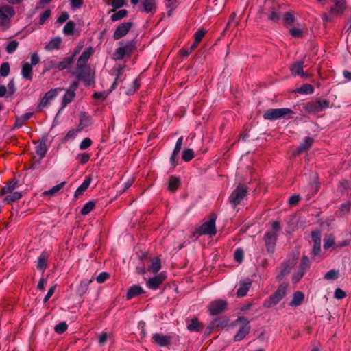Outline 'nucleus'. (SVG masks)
<instances>
[{
  "label": "nucleus",
  "mask_w": 351,
  "mask_h": 351,
  "mask_svg": "<svg viewBox=\"0 0 351 351\" xmlns=\"http://www.w3.org/2000/svg\"><path fill=\"white\" fill-rule=\"evenodd\" d=\"M77 158L79 160L80 163L85 164L90 159V155L88 154L82 153L77 155Z\"/></svg>",
  "instance_id": "54"
},
{
  "label": "nucleus",
  "mask_w": 351,
  "mask_h": 351,
  "mask_svg": "<svg viewBox=\"0 0 351 351\" xmlns=\"http://www.w3.org/2000/svg\"><path fill=\"white\" fill-rule=\"evenodd\" d=\"M346 297V293L342 289L337 288L335 292V298L339 300L343 299Z\"/></svg>",
  "instance_id": "60"
},
{
  "label": "nucleus",
  "mask_w": 351,
  "mask_h": 351,
  "mask_svg": "<svg viewBox=\"0 0 351 351\" xmlns=\"http://www.w3.org/2000/svg\"><path fill=\"white\" fill-rule=\"evenodd\" d=\"M64 185V182L60 183L54 186H53L49 190L45 191L43 192V195H53L56 193H58Z\"/></svg>",
  "instance_id": "37"
},
{
  "label": "nucleus",
  "mask_w": 351,
  "mask_h": 351,
  "mask_svg": "<svg viewBox=\"0 0 351 351\" xmlns=\"http://www.w3.org/2000/svg\"><path fill=\"white\" fill-rule=\"evenodd\" d=\"M95 203L93 202H87L82 208L81 213L84 215H88L89 213H90L93 208H95Z\"/></svg>",
  "instance_id": "42"
},
{
  "label": "nucleus",
  "mask_w": 351,
  "mask_h": 351,
  "mask_svg": "<svg viewBox=\"0 0 351 351\" xmlns=\"http://www.w3.org/2000/svg\"><path fill=\"white\" fill-rule=\"evenodd\" d=\"M90 117L86 113H81L80 117V123L77 126L78 131H82L86 127L90 125Z\"/></svg>",
  "instance_id": "22"
},
{
  "label": "nucleus",
  "mask_w": 351,
  "mask_h": 351,
  "mask_svg": "<svg viewBox=\"0 0 351 351\" xmlns=\"http://www.w3.org/2000/svg\"><path fill=\"white\" fill-rule=\"evenodd\" d=\"M313 139L312 138L306 137L304 139V142L300 143V145H299V147L296 151V154H300L303 152L308 150L313 145Z\"/></svg>",
  "instance_id": "25"
},
{
  "label": "nucleus",
  "mask_w": 351,
  "mask_h": 351,
  "mask_svg": "<svg viewBox=\"0 0 351 351\" xmlns=\"http://www.w3.org/2000/svg\"><path fill=\"white\" fill-rule=\"evenodd\" d=\"M330 107V101L327 99H318L308 102L305 106V110L308 113L316 114Z\"/></svg>",
  "instance_id": "4"
},
{
  "label": "nucleus",
  "mask_w": 351,
  "mask_h": 351,
  "mask_svg": "<svg viewBox=\"0 0 351 351\" xmlns=\"http://www.w3.org/2000/svg\"><path fill=\"white\" fill-rule=\"evenodd\" d=\"M181 147H182L181 145H176V144L175 145L173 152L172 155H171V156L170 158V162H171V165L173 167H176L177 165L176 159V157H177L178 154L180 152Z\"/></svg>",
  "instance_id": "39"
},
{
  "label": "nucleus",
  "mask_w": 351,
  "mask_h": 351,
  "mask_svg": "<svg viewBox=\"0 0 351 351\" xmlns=\"http://www.w3.org/2000/svg\"><path fill=\"white\" fill-rule=\"evenodd\" d=\"M293 112L291 109L287 108H271L267 110L263 114L265 119L275 120L280 118L290 117Z\"/></svg>",
  "instance_id": "3"
},
{
  "label": "nucleus",
  "mask_w": 351,
  "mask_h": 351,
  "mask_svg": "<svg viewBox=\"0 0 351 351\" xmlns=\"http://www.w3.org/2000/svg\"><path fill=\"white\" fill-rule=\"evenodd\" d=\"M107 97L106 92L95 93L93 97L96 99L104 101Z\"/></svg>",
  "instance_id": "62"
},
{
  "label": "nucleus",
  "mask_w": 351,
  "mask_h": 351,
  "mask_svg": "<svg viewBox=\"0 0 351 351\" xmlns=\"http://www.w3.org/2000/svg\"><path fill=\"white\" fill-rule=\"evenodd\" d=\"M304 298V294L300 291H297L293 294V299L289 304L291 306H299L302 303Z\"/></svg>",
  "instance_id": "29"
},
{
  "label": "nucleus",
  "mask_w": 351,
  "mask_h": 351,
  "mask_svg": "<svg viewBox=\"0 0 351 351\" xmlns=\"http://www.w3.org/2000/svg\"><path fill=\"white\" fill-rule=\"evenodd\" d=\"M59 90H61V88L51 89L46 93L40 102L39 108H43L48 106L50 104L51 101L58 95V92Z\"/></svg>",
  "instance_id": "13"
},
{
  "label": "nucleus",
  "mask_w": 351,
  "mask_h": 351,
  "mask_svg": "<svg viewBox=\"0 0 351 351\" xmlns=\"http://www.w3.org/2000/svg\"><path fill=\"white\" fill-rule=\"evenodd\" d=\"M91 182V178L89 176L82 183L75 192V196L81 195L89 186Z\"/></svg>",
  "instance_id": "28"
},
{
  "label": "nucleus",
  "mask_w": 351,
  "mask_h": 351,
  "mask_svg": "<svg viewBox=\"0 0 351 351\" xmlns=\"http://www.w3.org/2000/svg\"><path fill=\"white\" fill-rule=\"evenodd\" d=\"M187 328L190 331H200L202 330L203 326L197 319H191L187 325Z\"/></svg>",
  "instance_id": "32"
},
{
  "label": "nucleus",
  "mask_w": 351,
  "mask_h": 351,
  "mask_svg": "<svg viewBox=\"0 0 351 351\" xmlns=\"http://www.w3.org/2000/svg\"><path fill=\"white\" fill-rule=\"evenodd\" d=\"M32 113L27 112L19 117H16V122H15V126L17 128L21 127L23 125V124L32 117Z\"/></svg>",
  "instance_id": "35"
},
{
  "label": "nucleus",
  "mask_w": 351,
  "mask_h": 351,
  "mask_svg": "<svg viewBox=\"0 0 351 351\" xmlns=\"http://www.w3.org/2000/svg\"><path fill=\"white\" fill-rule=\"evenodd\" d=\"M93 53L92 48H89L84 51L80 56L77 63V69L75 73L78 80H82L85 78V69L88 60L90 58Z\"/></svg>",
  "instance_id": "1"
},
{
  "label": "nucleus",
  "mask_w": 351,
  "mask_h": 351,
  "mask_svg": "<svg viewBox=\"0 0 351 351\" xmlns=\"http://www.w3.org/2000/svg\"><path fill=\"white\" fill-rule=\"evenodd\" d=\"M280 19L279 5H276L269 10L268 19L273 22L278 21Z\"/></svg>",
  "instance_id": "27"
},
{
  "label": "nucleus",
  "mask_w": 351,
  "mask_h": 351,
  "mask_svg": "<svg viewBox=\"0 0 351 351\" xmlns=\"http://www.w3.org/2000/svg\"><path fill=\"white\" fill-rule=\"evenodd\" d=\"M237 324H239V329L234 336V341H239L242 340L250 332V326L249 321L244 317H239L237 321Z\"/></svg>",
  "instance_id": "6"
},
{
  "label": "nucleus",
  "mask_w": 351,
  "mask_h": 351,
  "mask_svg": "<svg viewBox=\"0 0 351 351\" xmlns=\"http://www.w3.org/2000/svg\"><path fill=\"white\" fill-rule=\"evenodd\" d=\"M92 281H93L92 279L84 280L80 282V287L78 289V292L80 293V294H84L86 292V291L88 290V287L89 285L92 282Z\"/></svg>",
  "instance_id": "38"
},
{
  "label": "nucleus",
  "mask_w": 351,
  "mask_h": 351,
  "mask_svg": "<svg viewBox=\"0 0 351 351\" xmlns=\"http://www.w3.org/2000/svg\"><path fill=\"white\" fill-rule=\"evenodd\" d=\"M109 278V274L106 272H102L99 274L96 280L98 283H102L105 280H106Z\"/></svg>",
  "instance_id": "56"
},
{
  "label": "nucleus",
  "mask_w": 351,
  "mask_h": 351,
  "mask_svg": "<svg viewBox=\"0 0 351 351\" xmlns=\"http://www.w3.org/2000/svg\"><path fill=\"white\" fill-rule=\"evenodd\" d=\"M303 64H304V62H302V61L296 62L293 63L290 67V70H291L292 75H300L302 77L308 76L306 73H304L303 71Z\"/></svg>",
  "instance_id": "19"
},
{
  "label": "nucleus",
  "mask_w": 351,
  "mask_h": 351,
  "mask_svg": "<svg viewBox=\"0 0 351 351\" xmlns=\"http://www.w3.org/2000/svg\"><path fill=\"white\" fill-rule=\"evenodd\" d=\"M314 88L312 85L305 84L301 87L296 89L295 92L300 94H311L313 93Z\"/></svg>",
  "instance_id": "33"
},
{
  "label": "nucleus",
  "mask_w": 351,
  "mask_h": 351,
  "mask_svg": "<svg viewBox=\"0 0 351 351\" xmlns=\"http://www.w3.org/2000/svg\"><path fill=\"white\" fill-rule=\"evenodd\" d=\"M143 289L141 287L138 285H134L131 287L127 293V299H131L136 295L143 293Z\"/></svg>",
  "instance_id": "24"
},
{
  "label": "nucleus",
  "mask_w": 351,
  "mask_h": 351,
  "mask_svg": "<svg viewBox=\"0 0 351 351\" xmlns=\"http://www.w3.org/2000/svg\"><path fill=\"white\" fill-rule=\"evenodd\" d=\"M246 189L243 186L241 185L238 186L229 197L230 203L234 206L239 204L241 200L246 195Z\"/></svg>",
  "instance_id": "9"
},
{
  "label": "nucleus",
  "mask_w": 351,
  "mask_h": 351,
  "mask_svg": "<svg viewBox=\"0 0 351 351\" xmlns=\"http://www.w3.org/2000/svg\"><path fill=\"white\" fill-rule=\"evenodd\" d=\"M180 184V180L178 178L171 177L169 178L168 189L171 191H175Z\"/></svg>",
  "instance_id": "36"
},
{
  "label": "nucleus",
  "mask_w": 351,
  "mask_h": 351,
  "mask_svg": "<svg viewBox=\"0 0 351 351\" xmlns=\"http://www.w3.org/2000/svg\"><path fill=\"white\" fill-rule=\"evenodd\" d=\"M125 0H112L111 5L114 8H119L125 4Z\"/></svg>",
  "instance_id": "63"
},
{
  "label": "nucleus",
  "mask_w": 351,
  "mask_h": 351,
  "mask_svg": "<svg viewBox=\"0 0 351 351\" xmlns=\"http://www.w3.org/2000/svg\"><path fill=\"white\" fill-rule=\"evenodd\" d=\"M300 199V197L298 195H293L289 199V204L290 205H295L297 204Z\"/></svg>",
  "instance_id": "64"
},
{
  "label": "nucleus",
  "mask_w": 351,
  "mask_h": 351,
  "mask_svg": "<svg viewBox=\"0 0 351 351\" xmlns=\"http://www.w3.org/2000/svg\"><path fill=\"white\" fill-rule=\"evenodd\" d=\"M16 182H15V181L10 182L7 186H5V187H3L2 189L1 194L3 195L7 193H11L12 191H14L16 189Z\"/></svg>",
  "instance_id": "45"
},
{
  "label": "nucleus",
  "mask_w": 351,
  "mask_h": 351,
  "mask_svg": "<svg viewBox=\"0 0 351 351\" xmlns=\"http://www.w3.org/2000/svg\"><path fill=\"white\" fill-rule=\"evenodd\" d=\"M78 87V82H73L66 90L62 101V109L70 104L75 96V90Z\"/></svg>",
  "instance_id": "11"
},
{
  "label": "nucleus",
  "mask_w": 351,
  "mask_h": 351,
  "mask_svg": "<svg viewBox=\"0 0 351 351\" xmlns=\"http://www.w3.org/2000/svg\"><path fill=\"white\" fill-rule=\"evenodd\" d=\"M243 258V252L241 249H237L234 253V259L238 262H241Z\"/></svg>",
  "instance_id": "59"
},
{
  "label": "nucleus",
  "mask_w": 351,
  "mask_h": 351,
  "mask_svg": "<svg viewBox=\"0 0 351 351\" xmlns=\"http://www.w3.org/2000/svg\"><path fill=\"white\" fill-rule=\"evenodd\" d=\"M205 34L206 31L204 29H200L195 34L194 37L195 40H196V43H199L201 41Z\"/></svg>",
  "instance_id": "58"
},
{
  "label": "nucleus",
  "mask_w": 351,
  "mask_h": 351,
  "mask_svg": "<svg viewBox=\"0 0 351 351\" xmlns=\"http://www.w3.org/2000/svg\"><path fill=\"white\" fill-rule=\"evenodd\" d=\"M324 248L328 249L334 244V239L332 237H327L324 240Z\"/></svg>",
  "instance_id": "55"
},
{
  "label": "nucleus",
  "mask_w": 351,
  "mask_h": 351,
  "mask_svg": "<svg viewBox=\"0 0 351 351\" xmlns=\"http://www.w3.org/2000/svg\"><path fill=\"white\" fill-rule=\"evenodd\" d=\"M293 265H294V261H292L288 265H284L281 269L280 276H284L287 274L289 273L291 268L293 267Z\"/></svg>",
  "instance_id": "53"
},
{
  "label": "nucleus",
  "mask_w": 351,
  "mask_h": 351,
  "mask_svg": "<svg viewBox=\"0 0 351 351\" xmlns=\"http://www.w3.org/2000/svg\"><path fill=\"white\" fill-rule=\"evenodd\" d=\"M194 157V152L191 149H186L183 151L182 159L185 162H189Z\"/></svg>",
  "instance_id": "46"
},
{
  "label": "nucleus",
  "mask_w": 351,
  "mask_h": 351,
  "mask_svg": "<svg viewBox=\"0 0 351 351\" xmlns=\"http://www.w3.org/2000/svg\"><path fill=\"white\" fill-rule=\"evenodd\" d=\"M10 73V65L8 62H4L1 64L0 69V73L1 76L6 77Z\"/></svg>",
  "instance_id": "50"
},
{
  "label": "nucleus",
  "mask_w": 351,
  "mask_h": 351,
  "mask_svg": "<svg viewBox=\"0 0 351 351\" xmlns=\"http://www.w3.org/2000/svg\"><path fill=\"white\" fill-rule=\"evenodd\" d=\"M152 339L155 343H156L159 346L163 347L170 344L171 337L169 335L154 334L152 336Z\"/></svg>",
  "instance_id": "17"
},
{
  "label": "nucleus",
  "mask_w": 351,
  "mask_h": 351,
  "mask_svg": "<svg viewBox=\"0 0 351 351\" xmlns=\"http://www.w3.org/2000/svg\"><path fill=\"white\" fill-rule=\"evenodd\" d=\"M19 43L16 40H12L8 43L6 47V51L8 53H12L18 47Z\"/></svg>",
  "instance_id": "47"
},
{
  "label": "nucleus",
  "mask_w": 351,
  "mask_h": 351,
  "mask_svg": "<svg viewBox=\"0 0 351 351\" xmlns=\"http://www.w3.org/2000/svg\"><path fill=\"white\" fill-rule=\"evenodd\" d=\"M75 29V23L70 21L66 23L64 27L63 32L66 35H71L73 33Z\"/></svg>",
  "instance_id": "41"
},
{
  "label": "nucleus",
  "mask_w": 351,
  "mask_h": 351,
  "mask_svg": "<svg viewBox=\"0 0 351 351\" xmlns=\"http://www.w3.org/2000/svg\"><path fill=\"white\" fill-rule=\"evenodd\" d=\"M46 256L42 254L38 258L36 267L38 269H45L47 267L46 264Z\"/></svg>",
  "instance_id": "43"
},
{
  "label": "nucleus",
  "mask_w": 351,
  "mask_h": 351,
  "mask_svg": "<svg viewBox=\"0 0 351 351\" xmlns=\"http://www.w3.org/2000/svg\"><path fill=\"white\" fill-rule=\"evenodd\" d=\"M334 5L331 7L330 13L335 16H340L343 14L346 8L345 0H331Z\"/></svg>",
  "instance_id": "14"
},
{
  "label": "nucleus",
  "mask_w": 351,
  "mask_h": 351,
  "mask_svg": "<svg viewBox=\"0 0 351 351\" xmlns=\"http://www.w3.org/2000/svg\"><path fill=\"white\" fill-rule=\"evenodd\" d=\"M228 303L224 300H217L212 301L208 306V311L211 315H218L224 311Z\"/></svg>",
  "instance_id": "8"
},
{
  "label": "nucleus",
  "mask_w": 351,
  "mask_h": 351,
  "mask_svg": "<svg viewBox=\"0 0 351 351\" xmlns=\"http://www.w3.org/2000/svg\"><path fill=\"white\" fill-rule=\"evenodd\" d=\"M75 55L66 57L62 61H58V70L62 71L67 69L73 62Z\"/></svg>",
  "instance_id": "26"
},
{
  "label": "nucleus",
  "mask_w": 351,
  "mask_h": 351,
  "mask_svg": "<svg viewBox=\"0 0 351 351\" xmlns=\"http://www.w3.org/2000/svg\"><path fill=\"white\" fill-rule=\"evenodd\" d=\"M80 131H78V128L76 130H69L67 134L65 136L66 139H71L74 138L78 132Z\"/></svg>",
  "instance_id": "61"
},
{
  "label": "nucleus",
  "mask_w": 351,
  "mask_h": 351,
  "mask_svg": "<svg viewBox=\"0 0 351 351\" xmlns=\"http://www.w3.org/2000/svg\"><path fill=\"white\" fill-rule=\"evenodd\" d=\"M304 27L300 25L293 27L289 29L290 34L294 38H302L304 36Z\"/></svg>",
  "instance_id": "30"
},
{
  "label": "nucleus",
  "mask_w": 351,
  "mask_h": 351,
  "mask_svg": "<svg viewBox=\"0 0 351 351\" xmlns=\"http://www.w3.org/2000/svg\"><path fill=\"white\" fill-rule=\"evenodd\" d=\"M132 49L133 46L130 43L117 48L113 54L114 59L121 60L125 56L130 55L132 51Z\"/></svg>",
  "instance_id": "16"
},
{
  "label": "nucleus",
  "mask_w": 351,
  "mask_h": 351,
  "mask_svg": "<svg viewBox=\"0 0 351 351\" xmlns=\"http://www.w3.org/2000/svg\"><path fill=\"white\" fill-rule=\"evenodd\" d=\"M161 268L160 261L158 258L152 260L150 266L148 267V271L153 274L157 273Z\"/></svg>",
  "instance_id": "31"
},
{
  "label": "nucleus",
  "mask_w": 351,
  "mask_h": 351,
  "mask_svg": "<svg viewBox=\"0 0 351 351\" xmlns=\"http://www.w3.org/2000/svg\"><path fill=\"white\" fill-rule=\"evenodd\" d=\"M252 282L249 279L241 281L239 283V287L237 290V295L238 297L245 296L251 287Z\"/></svg>",
  "instance_id": "18"
},
{
  "label": "nucleus",
  "mask_w": 351,
  "mask_h": 351,
  "mask_svg": "<svg viewBox=\"0 0 351 351\" xmlns=\"http://www.w3.org/2000/svg\"><path fill=\"white\" fill-rule=\"evenodd\" d=\"M283 21H284V25L286 27L291 26L293 25V23L295 21V17L291 13L287 12L284 15Z\"/></svg>",
  "instance_id": "40"
},
{
  "label": "nucleus",
  "mask_w": 351,
  "mask_h": 351,
  "mask_svg": "<svg viewBox=\"0 0 351 351\" xmlns=\"http://www.w3.org/2000/svg\"><path fill=\"white\" fill-rule=\"evenodd\" d=\"M50 15L51 11L49 10H45L40 16L39 23L40 25H43L46 21V20L50 16Z\"/></svg>",
  "instance_id": "57"
},
{
  "label": "nucleus",
  "mask_w": 351,
  "mask_h": 351,
  "mask_svg": "<svg viewBox=\"0 0 351 351\" xmlns=\"http://www.w3.org/2000/svg\"><path fill=\"white\" fill-rule=\"evenodd\" d=\"M58 66V61L56 60H51L47 62L45 64V71L57 69Z\"/></svg>",
  "instance_id": "51"
},
{
  "label": "nucleus",
  "mask_w": 351,
  "mask_h": 351,
  "mask_svg": "<svg viewBox=\"0 0 351 351\" xmlns=\"http://www.w3.org/2000/svg\"><path fill=\"white\" fill-rule=\"evenodd\" d=\"M286 289L285 286L280 285L275 293L264 302V306L269 308L277 304L286 295Z\"/></svg>",
  "instance_id": "5"
},
{
  "label": "nucleus",
  "mask_w": 351,
  "mask_h": 351,
  "mask_svg": "<svg viewBox=\"0 0 351 351\" xmlns=\"http://www.w3.org/2000/svg\"><path fill=\"white\" fill-rule=\"evenodd\" d=\"M127 13H128V12L126 10H123V9L117 12L116 13H114V14H112L111 16V19L112 21H117L121 20L123 18H124L125 16H126Z\"/></svg>",
  "instance_id": "44"
},
{
  "label": "nucleus",
  "mask_w": 351,
  "mask_h": 351,
  "mask_svg": "<svg viewBox=\"0 0 351 351\" xmlns=\"http://www.w3.org/2000/svg\"><path fill=\"white\" fill-rule=\"evenodd\" d=\"M166 278V274L165 272H161L155 277L149 279L146 282V285L151 289H157Z\"/></svg>",
  "instance_id": "12"
},
{
  "label": "nucleus",
  "mask_w": 351,
  "mask_h": 351,
  "mask_svg": "<svg viewBox=\"0 0 351 351\" xmlns=\"http://www.w3.org/2000/svg\"><path fill=\"white\" fill-rule=\"evenodd\" d=\"M10 194L6 195L5 198V202L8 204L19 200L22 197V195L20 192L16 191L13 193H10Z\"/></svg>",
  "instance_id": "34"
},
{
  "label": "nucleus",
  "mask_w": 351,
  "mask_h": 351,
  "mask_svg": "<svg viewBox=\"0 0 351 351\" xmlns=\"http://www.w3.org/2000/svg\"><path fill=\"white\" fill-rule=\"evenodd\" d=\"M68 328V326L66 322H60L58 324L56 325L54 330L58 334H62Z\"/></svg>",
  "instance_id": "48"
},
{
  "label": "nucleus",
  "mask_w": 351,
  "mask_h": 351,
  "mask_svg": "<svg viewBox=\"0 0 351 351\" xmlns=\"http://www.w3.org/2000/svg\"><path fill=\"white\" fill-rule=\"evenodd\" d=\"M62 40L60 37L52 38L45 47V49L49 51L58 49L61 44Z\"/></svg>",
  "instance_id": "23"
},
{
  "label": "nucleus",
  "mask_w": 351,
  "mask_h": 351,
  "mask_svg": "<svg viewBox=\"0 0 351 351\" xmlns=\"http://www.w3.org/2000/svg\"><path fill=\"white\" fill-rule=\"evenodd\" d=\"M32 66L28 62H23L22 64L21 74L23 77L27 80H31L32 79Z\"/></svg>",
  "instance_id": "21"
},
{
  "label": "nucleus",
  "mask_w": 351,
  "mask_h": 351,
  "mask_svg": "<svg viewBox=\"0 0 351 351\" xmlns=\"http://www.w3.org/2000/svg\"><path fill=\"white\" fill-rule=\"evenodd\" d=\"M143 11L147 13L152 12L156 10V0H141Z\"/></svg>",
  "instance_id": "20"
},
{
  "label": "nucleus",
  "mask_w": 351,
  "mask_h": 351,
  "mask_svg": "<svg viewBox=\"0 0 351 351\" xmlns=\"http://www.w3.org/2000/svg\"><path fill=\"white\" fill-rule=\"evenodd\" d=\"M14 15V9L10 5L0 8V27L6 26L10 19Z\"/></svg>",
  "instance_id": "10"
},
{
  "label": "nucleus",
  "mask_w": 351,
  "mask_h": 351,
  "mask_svg": "<svg viewBox=\"0 0 351 351\" xmlns=\"http://www.w3.org/2000/svg\"><path fill=\"white\" fill-rule=\"evenodd\" d=\"M91 145L92 141L89 138H86L80 143L79 147L81 150H84L88 148Z\"/></svg>",
  "instance_id": "52"
},
{
  "label": "nucleus",
  "mask_w": 351,
  "mask_h": 351,
  "mask_svg": "<svg viewBox=\"0 0 351 351\" xmlns=\"http://www.w3.org/2000/svg\"><path fill=\"white\" fill-rule=\"evenodd\" d=\"M339 271L336 269H331L325 274L326 280H335L338 278Z\"/></svg>",
  "instance_id": "49"
},
{
  "label": "nucleus",
  "mask_w": 351,
  "mask_h": 351,
  "mask_svg": "<svg viewBox=\"0 0 351 351\" xmlns=\"http://www.w3.org/2000/svg\"><path fill=\"white\" fill-rule=\"evenodd\" d=\"M216 216L213 215L210 218L205 221L198 230L199 234H208L210 236L215 235L216 234L215 221Z\"/></svg>",
  "instance_id": "7"
},
{
  "label": "nucleus",
  "mask_w": 351,
  "mask_h": 351,
  "mask_svg": "<svg viewBox=\"0 0 351 351\" xmlns=\"http://www.w3.org/2000/svg\"><path fill=\"white\" fill-rule=\"evenodd\" d=\"M280 224L277 221L271 223V230L268 231L265 236V243L267 250L269 252H273L274 250L277 232L280 230Z\"/></svg>",
  "instance_id": "2"
},
{
  "label": "nucleus",
  "mask_w": 351,
  "mask_h": 351,
  "mask_svg": "<svg viewBox=\"0 0 351 351\" xmlns=\"http://www.w3.org/2000/svg\"><path fill=\"white\" fill-rule=\"evenodd\" d=\"M132 27V23L130 22L123 23L117 27L114 32L113 38L114 40H119L123 37Z\"/></svg>",
  "instance_id": "15"
}]
</instances>
